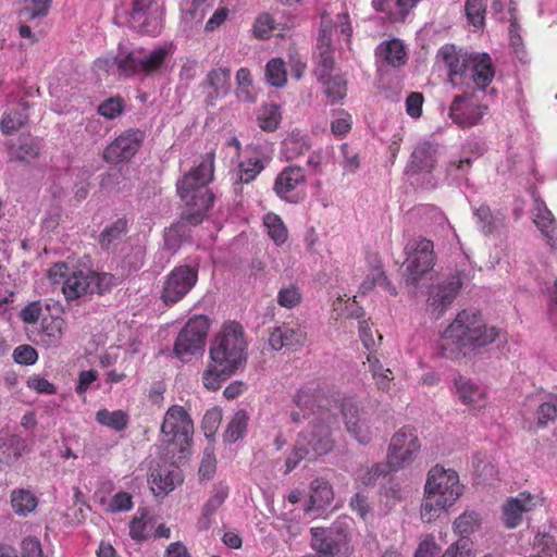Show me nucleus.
I'll use <instances>...</instances> for the list:
<instances>
[{
  "mask_svg": "<svg viewBox=\"0 0 557 557\" xmlns=\"http://www.w3.org/2000/svg\"><path fill=\"white\" fill-rule=\"evenodd\" d=\"M293 403L299 411L289 413L292 422L299 423L304 419L309 421L305 431H301L292 451L285 459V473L295 470L302 460L313 461L333 450L334 438L332 429L337 424V417L331 411L333 405H338L346 431L360 444L367 445L372 440L369 422L363 417L361 403L355 395L329 394L318 385H306L297 391Z\"/></svg>",
  "mask_w": 557,
  "mask_h": 557,
  "instance_id": "nucleus-1",
  "label": "nucleus"
},
{
  "mask_svg": "<svg viewBox=\"0 0 557 557\" xmlns=\"http://www.w3.org/2000/svg\"><path fill=\"white\" fill-rule=\"evenodd\" d=\"M248 342L244 327L236 321L223 324L209 348L210 362L202 374L208 391H218L247 361Z\"/></svg>",
  "mask_w": 557,
  "mask_h": 557,
  "instance_id": "nucleus-2",
  "label": "nucleus"
},
{
  "mask_svg": "<svg viewBox=\"0 0 557 557\" xmlns=\"http://www.w3.org/2000/svg\"><path fill=\"white\" fill-rule=\"evenodd\" d=\"M500 336V329L485 323L479 310L463 309L444 330L438 342L443 357L459 360L468 352L486 347Z\"/></svg>",
  "mask_w": 557,
  "mask_h": 557,
  "instance_id": "nucleus-3",
  "label": "nucleus"
},
{
  "mask_svg": "<svg viewBox=\"0 0 557 557\" xmlns=\"http://www.w3.org/2000/svg\"><path fill=\"white\" fill-rule=\"evenodd\" d=\"M214 174V153L206 154L198 166L186 173L177 183V193L187 209L182 213V221L190 225H198L203 221L213 206L214 196L207 188Z\"/></svg>",
  "mask_w": 557,
  "mask_h": 557,
  "instance_id": "nucleus-4",
  "label": "nucleus"
},
{
  "mask_svg": "<svg viewBox=\"0 0 557 557\" xmlns=\"http://www.w3.org/2000/svg\"><path fill=\"white\" fill-rule=\"evenodd\" d=\"M211 321L205 314H194L176 336L173 352L181 361L187 362L205 349Z\"/></svg>",
  "mask_w": 557,
  "mask_h": 557,
  "instance_id": "nucleus-5",
  "label": "nucleus"
},
{
  "mask_svg": "<svg viewBox=\"0 0 557 557\" xmlns=\"http://www.w3.org/2000/svg\"><path fill=\"white\" fill-rule=\"evenodd\" d=\"M193 433L194 423L186 409L178 405L170 407L161 424L162 442L174 446L172 453H183L189 446Z\"/></svg>",
  "mask_w": 557,
  "mask_h": 557,
  "instance_id": "nucleus-6",
  "label": "nucleus"
},
{
  "mask_svg": "<svg viewBox=\"0 0 557 557\" xmlns=\"http://www.w3.org/2000/svg\"><path fill=\"white\" fill-rule=\"evenodd\" d=\"M404 277L407 284H417L435 263L433 242L423 237L410 240L406 247Z\"/></svg>",
  "mask_w": 557,
  "mask_h": 557,
  "instance_id": "nucleus-7",
  "label": "nucleus"
},
{
  "mask_svg": "<svg viewBox=\"0 0 557 557\" xmlns=\"http://www.w3.org/2000/svg\"><path fill=\"white\" fill-rule=\"evenodd\" d=\"M333 32L341 34L344 37L346 44L348 46L350 45L352 27L348 14H338L336 16L335 23H333L327 14H323L321 17V28L317 48L319 51L320 64L323 67V72L325 73L330 72L334 65L332 48Z\"/></svg>",
  "mask_w": 557,
  "mask_h": 557,
  "instance_id": "nucleus-8",
  "label": "nucleus"
},
{
  "mask_svg": "<svg viewBox=\"0 0 557 557\" xmlns=\"http://www.w3.org/2000/svg\"><path fill=\"white\" fill-rule=\"evenodd\" d=\"M420 441L417 430L411 426H403L391 438L386 462L389 470L398 471L409 466L420 450Z\"/></svg>",
  "mask_w": 557,
  "mask_h": 557,
  "instance_id": "nucleus-9",
  "label": "nucleus"
},
{
  "mask_svg": "<svg viewBox=\"0 0 557 557\" xmlns=\"http://www.w3.org/2000/svg\"><path fill=\"white\" fill-rule=\"evenodd\" d=\"M168 50L163 47L148 51L145 49H135L126 54L120 53L114 62L123 75L150 74L161 67Z\"/></svg>",
  "mask_w": 557,
  "mask_h": 557,
  "instance_id": "nucleus-10",
  "label": "nucleus"
},
{
  "mask_svg": "<svg viewBox=\"0 0 557 557\" xmlns=\"http://www.w3.org/2000/svg\"><path fill=\"white\" fill-rule=\"evenodd\" d=\"M462 488L455 470L436 465L428 473L424 492L451 507L461 496Z\"/></svg>",
  "mask_w": 557,
  "mask_h": 557,
  "instance_id": "nucleus-11",
  "label": "nucleus"
},
{
  "mask_svg": "<svg viewBox=\"0 0 557 557\" xmlns=\"http://www.w3.org/2000/svg\"><path fill=\"white\" fill-rule=\"evenodd\" d=\"M462 286L460 274L455 272L428 290L426 312L435 320L441 319L456 299Z\"/></svg>",
  "mask_w": 557,
  "mask_h": 557,
  "instance_id": "nucleus-12",
  "label": "nucleus"
},
{
  "mask_svg": "<svg viewBox=\"0 0 557 557\" xmlns=\"http://www.w3.org/2000/svg\"><path fill=\"white\" fill-rule=\"evenodd\" d=\"M198 281V264L175 267L166 276L161 299L166 306L182 300Z\"/></svg>",
  "mask_w": 557,
  "mask_h": 557,
  "instance_id": "nucleus-13",
  "label": "nucleus"
},
{
  "mask_svg": "<svg viewBox=\"0 0 557 557\" xmlns=\"http://www.w3.org/2000/svg\"><path fill=\"white\" fill-rule=\"evenodd\" d=\"M436 58L437 61L442 62L447 69L448 82L453 87H462L465 75L471 62L472 52H468L453 44H446L438 49Z\"/></svg>",
  "mask_w": 557,
  "mask_h": 557,
  "instance_id": "nucleus-14",
  "label": "nucleus"
},
{
  "mask_svg": "<svg viewBox=\"0 0 557 557\" xmlns=\"http://www.w3.org/2000/svg\"><path fill=\"white\" fill-rule=\"evenodd\" d=\"M495 76V67L488 53L472 52L471 62L462 87L466 90H484Z\"/></svg>",
  "mask_w": 557,
  "mask_h": 557,
  "instance_id": "nucleus-15",
  "label": "nucleus"
},
{
  "mask_svg": "<svg viewBox=\"0 0 557 557\" xmlns=\"http://www.w3.org/2000/svg\"><path fill=\"white\" fill-rule=\"evenodd\" d=\"M543 499L529 492H521L516 497L507 499L503 505V521L508 529H515L522 522L523 513L541 506Z\"/></svg>",
  "mask_w": 557,
  "mask_h": 557,
  "instance_id": "nucleus-16",
  "label": "nucleus"
},
{
  "mask_svg": "<svg viewBox=\"0 0 557 557\" xmlns=\"http://www.w3.org/2000/svg\"><path fill=\"white\" fill-rule=\"evenodd\" d=\"M183 481L176 468H168L157 461H150L147 482L156 497H164Z\"/></svg>",
  "mask_w": 557,
  "mask_h": 557,
  "instance_id": "nucleus-17",
  "label": "nucleus"
},
{
  "mask_svg": "<svg viewBox=\"0 0 557 557\" xmlns=\"http://www.w3.org/2000/svg\"><path fill=\"white\" fill-rule=\"evenodd\" d=\"M307 338L305 329L298 322L283 323L272 330L269 344L274 350L288 348L297 350L304 346Z\"/></svg>",
  "mask_w": 557,
  "mask_h": 557,
  "instance_id": "nucleus-18",
  "label": "nucleus"
},
{
  "mask_svg": "<svg viewBox=\"0 0 557 557\" xmlns=\"http://www.w3.org/2000/svg\"><path fill=\"white\" fill-rule=\"evenodd\" d=\"M455 387L457 396L463 405L472 409H482L486 406V389L473 380L460 375L455 380Z\"/></svg>",
  "mask_w": 557,
  "mask_h": 557,
  "instance_id": "nucleus-19",
  "label": "nucleus"
},
{
  "mask_svg": "<svg viewBox=\"0 0 557 557\" xmlns=\"http://www.w3.org/2000/svg\"><path fill=\"white\" fill-rule=\"evenodd\" d=\"M466 95L456 96L450 106V117L461 127L476 125L486 113L485 106L465 104Z\"/></svg>",
  "mask_w": 557,
  "mask_h": 557,
  "instance_id": "nucleus-20",
  "label": "nucleus"
},
{
  "mask_svg": "<svg viewBox=\"0 0 557 557\" xmlns=\"http://www.w3.org/2000/svg\"><path fill=\"white\" fill-rule=\"evenodd\" d=\"M533 216L547 244L553 248L557 247V222L543 200H534Z\"/></svg>",
  "mask_w": 557,
  "mask_h": 557,
  "instance_id": "nucleus-21",
  "label": "nucleus"
},
{
  "mask_svg": "<svg viewBox=\"0 0 557 557\" xmlns=\"http://www.w3.org/2000/svg\"><path fill=\"white\" fill-rule=\"evenodd\" d=\"M379 63L393 67L403 66L407 61V51L400 39L393 38L382 41L375 49Z\"/></svg>",
  "mask_w": 557,
  "mask_h": 557,
  "instance_id": "nucleus-22",
  "label": "nucleus"
},
{
  "mask_svg": "<svg viewBox=\"0 0 557 557\" xmlns=\"http://www.w3.org/2000/svg\"><path fill=\"white\" fill-rule=\"evenodd\" d=\"M28 109L29 103L24 101H18L15 108H8L0 120L2 135L13 136L25 127L28 123Z\"/></svg>",
  "mask_w": 557,
  "mask_h": 557,
  "instance_id": "nucleus-23",
  "label": "nucleus"
},
{
  "mask_svg": "<svg viewBox=\"0 0 557 557\" xmlns=\"http://www.w3.org/2000/svg\"><path fill=\"white\" fill-rule=\"evenodd\" d=\"M26 441L16 434L0 433V462L12 465L26 450Z\"/></svg>",
  "mask_w": 557,
  "mask_h": 557,
  "instance_id": "nucleus-24",
  "label": "nucleus"
},
{
  "mask_svg": "<svg viewBox=\"0 0 557 557\" xmlns=\"http://www.w3.org/2000/svg\"><path fill=\"white\" fill-rule=\"evenodd\" d=\"M62 293L67 301L91 294L89 272L74 271L64 280Z\"/></svg>",
  "mask_w": 557,
  "mask_h": 557,
  "instance_id": "nucleus-25",
  "label": "nucleus"
},
{
  "mask_svg": "<svg viewBox=\"0 0 557 557\" xmlns=\"http://www.w3.org/2000/svg\"><path fill=\"white\" fill-rule=\"evenodd\" d=\"M128 232V222L125 218H119L107 225L99 235V246L103 250H115L123 243Z\"/></svg>",
  "mask_w": 557,
  "mask_h": 557,
  "instance_id": "nucleus-26",
  "label": "nucleus"
},
{
  "mask_svg": "<svg viewBox=\"0 0 557 557\" xmlns=\"http://www.w3.org/2000/svg\"><path fill=\"white\" fill-rule=\"evenodd\" d=\"M231 71L226 67L211 70L206 76V83L211 88L208 100L214 104L215 100L225 97L231 87Z\"/></svg>",
  "mask_w": 557,
  "mask_h": 557,
  "instance_id": "nucleus-27",
  "label": "nucleus"
},
{
  "mask_svg": "<svg viewBox=\"0 0 557 557\" xmlns=\"http://www.w3.org/2000/svg\"><path fill=\"white\" fill-rule=\"evenodd\" d=\"M304 182L305 173L301 168L287 166L277 175L274 191L280 198L285 199L287 194L295 190Z\"/></svg>",
  "mask_w": 557,
  "mask_h": 557,
  "instance_id": "nucleus-28",
  "label": "nucleus"
},
{
  "mask_svg": "<svg viewBox=\"0 0 557 557\" xmlns=\"http://www.w3.org/2000/svg\"><path fill=\"white\" fill-rule=\"evenodd\" d=\"M66 322L61 317H46L41 321L40 341L48 347H57L64 335Z\"/></svg>",
  "mask_w": 557,
  "mask_h": 557,
  "instance_id": "nucleus-29",
  "label": "nucleus"
},
{
  "mask_svg": "<svg viewBox=\"0 0 557 557\" xmlns=\"http://www.w3.org/2000/svg\"><path fill=\"white\" fill-rule=\"evenodd\" d=\"M140 141H111L103 151V158L111 163L128 161L139 149Z\"/></svg>",
  "mask_w": 557,
  "mask_h": 557,
  "instance_id": "nucleus-30",
  "label": "nucleus"
},
{
  "mask_svg": "<svg viewBox=\"0 0 557 557\" xmlns=\"http://www.w3.org/2000/svg\"><path fill=\"white\" fill-rule=\"evenodd\" d=\"M435 164V150L430 141H421L413 149L410 168L414 171H431Z\"/></svg>",
  "mask_w": 557,
  "mask_h": 557,
  "instance_id": "nucleus-31",
  "label": "nucleus"
},
{
  "mask_svg": "<svg viewBox=\"0 0 557 557\" xmlns=\"http://www.w3.org/2000/svg\"><path fill=\"white\" fill-rule=\"evenodd\" d=\"M367 361L369 363V370L375 381L376 387L380 391H388L391 382L394 380V374L389 368H384L379 357L374 351H370L367 355Z\"/></svg>",
  "mask_w": 557,
  "mask_h": 557,
  "instance_id": "nucleus-32",
  "label": "nucleus"
},
{
  "mask_svg": "<svg viewBox=\"0 0 557 557\" xmlns=\"http://www.w3.org/2000/svg\"><path fill=\"white\" fill-rule=\"evenodd\" d=\"M311 495H310V507H319L322 508L326 505H330L334 499V493L331 484L321 478L314 479L310 484Z\"/></svg>",
  "mask_w": 557,
  "mask_h": 557,
  "instance_id": "nucleus-33",
  "label": "nucleus"
},
{
  "mask_svg": "<svg viewBox=\"0 0 557 557\" xmlns=\"http://www.w3.org/2000/svg\"><path fill=\"white\" fill-rule=\"evenodd\" d=\"M391 471L387 462H376L370 467L362 466L357 470L355 480L358 486H371L380 476H385Z\"/></svg>",
  "mask_w": 557,
  "mask_h": 557,
  "instance_id": "nucleus-34",
  "label": "nucleus"
},
{
  "mask_svg": "<svg viewBox=\"0 0 557 557\" xmlns=\"http://www.w3.org/2000/svg\"><path fill=\"white\" fill-rule=\"evenodd\" d=\"M311 535V547L322 557H333L338 552L337 543L326 535L323 528H312Z\"/></svg>",
  "mask_w": 557,
  "mask_h": 557,
  "instance_id": "nucleus-35",
  "label": "nucleus"
},
{
  "mask_svg": "<svg viewBox=\"0 0 557 557\" xmlns=\"http://www.w3.org/2000/svg\"><path fill=\"white\" fill-rule=\"evenodd\" d=\"M96 421L116 432L123 431L128 424V416L123 410L109 411L103 408L97 411Z\"/></svg>",
  "mask_w": 557,
  "mask_h": 557,
  "instance_id": "nucleus-36",
  "label": "nucleus"
},
{
  "mask_svg": "<svg viewBox=\"0 0 557 557\" xmlns=\"http://www.w3.org/2000/svg\"><path fill=\"white\" fill-rule=\"evenodd\" d=\"M450 506L445 502L433 498V495L424 492V499L421 504L420 517L423 522L431 523L435 521L443 512H445Z\"/></svg>",
  "mask_w": 557,
  "mask_h": 557,
  "instance_id": "nucleus-37",
  "label": "nucleus"
},
{
  "mask_svg": "<svg viewBox=\"0 0 557 557\" xmlns=\"http://www.w3.org/2000/svg\"><path fill=\"white\" fill-rule=\"evenodd\" d=\"M249 417L245 410H238L227 424L224 432V441L235 443L243 438L248 426Z\"/></svg>",
  "mask_w": 557,
  "mask_h": 557,
  "instance_id": "nucleus-38",
  "label": "nucleus"
},
{
  "mask_svg": "<svg viewBox=\"0 0 557 557\" xmlns=\"http://www.w3.org/2000/svg\"><path fill=\"white\" fill-rule=\"evenodd\" d=\"M264 165L259 157H250L239 163L235 185L252 182L263 170Z\"/></svg>",
  "mask_w": 557,
  "mask_h": 557,
  "instance_id": "nucleus-39",
  "label": "nucleus"
},
{
  "mask_svg": "<svg viewBox=\"0 0 557 557\" xmlns=\"http://www.w3.org/2000/svg\"><path fill=\"white\" fill-rule=\"evenodd\" d=\"M11 504L15 513L26 516L37 507V498L26 490H14L11 493Z\"/></svg>",
  "mask_w": 557,
  "mask_h": 557,
  "instance_id": "nucleus-40",
  "label": "nucleus"
},
{
  "mask_svg": "<svg viewBox=\"0 0 557 557\" xmlns=\"http://www.w3.org/2000/svg\"><path fill=\"white\" fill-rule=\"evenodd\" d=\"M280 120L281 112L277 104L265 103L259 109L257 122L260 128L272 132L277 128Z\"/></svg>",
  "mask_w": 557,
  "mask_h": 557,
  "instance_id": "nucleus-41",
  "label": "nucleus"
},
{
  "mask_svg": "<svg viewBox=\"0 0 557 557\" xmlns=\"http://www.w3.org/2000/svg\"><path fill=\"white\" fill-rule=\"evenodd\" d=\"M263 224L267 227L268 235L277 246L286 242L288 232L283 220L277 214H265L263 218Z\"/></svg>",
  "mask_w": 557,
  "mask_h": 557,
  "instance_id": "nucleus-42",
  "label": "nucleus"
},
{
  "mask_svg": "<svg viewBox=\"0 0 557 557\" xmlns=\"http://www.w3.org/2000/svg\"><path fill=\"white\" fill-rule=\"evenodd\" d=\"M372 7L392 23L403 22L407 16L398 0H372Z\"/></svg>",
  "mask_w": 557,
  "mask_h": 557,
  "instance_id": "nucleus-43",
  "label": "nucleus"
},
{
  "mask_svg": "<svg viewBox=\"0 0 557 557\" xmlns=\"http://www.w3.org/2000/svg\"><path fill=\"white\" fill-rule=\"evenodd\" d=\"M267 82L273 87H283L287 82L285 63L281 58L270 60L265 65Z\"/></svg>",
  "mask_w": 557,
  "mask_h": 557,
  "instance_id": "nucleus-44",
  "label": "nucleus"
},
{
  "mask_svg": "<svg viewBox=\"0 0 557 557\" xmlns=\"http://www.w3.org/2000/svg\"><path fill=\"white\" fill-rule=\"evenodd\" d=\"M228 495V487L225 484L215 485L210 498L202 507V518L210 519L215 511L224 504Z\"/></svg>",
  "mask_w": 557,
  "mask_h": 557,
  "instance_id": "nucleus-45",
  "label": "nucleus"
},
{
  "mask_svg": "<svg viewBox=\"0 0 557 557\" xmlns=\"http://www.w3.org/2000/svg\"><path fill=\"white\" fill-rule=\"evenodd\" d=\"M154 0H134L133 9L131 12V18L133 22V26L138 28L140 32H148L146 29V21L148 15L150 14L149 10L151 9Z\"/></svg>",
  "mask_w": 557,
  "mask_h": 557,
  "instance_id": "nucleus-46",
  "label": "nucleus"
},
{
  "mask_svg": "<svg viewBox=\"0 0 557 557\" xmlns=\"http://www.w3.org/2000/svg\"><path fill=\"white\" fill-rule=\"evenodd\" d=\"M276 300L281 307L294 309L301 304L302 294L297 285L289 284L277 292Z\"/></svg>",
  "mask_w": 557,
  "mask_h": 557,
  "instance_id": "nucleus-47",
  "label": "nucleus"
},
{
  "mask_svg": "<svg viewBox=\"0 0 557 557\" xmlns=\"http://www.w3.org/2000/svg\"><path fill=\"white\" fill-rule=\"evenodd\" d=\"M39 147L36 141H16L9 146L10 156L21 161H29L38 154Z\"/></svg>",
  "mask_w": 557,
  "mask_h": 557,
  "instance_id": "nucleus-48",
  "label": "nucleus"
},
{
  "mask_svg": "<svg viewBox=\"0 0 557 557\" xmlns=\"http://www.w3.org/2000/svg\"><path fill=\"white\" fill-rule=\"evenodd\" d=\"M150 518L143 511L140 516H135L129 522V536L136 542H144L148 539V528Z\"/></svg>",
  "mask_w": 557,
  "mask_h": 557,
  "instance_id": "nucleus-49",
  "label": "nucleus"
},
{
  "mask_svg": "<svg viewBox=\"0 0 557 557\" xmlns=\"http://www.w3.org/2000/svg\"><path fill=\"white\" fill-rule=\"evenodd\" d=\"M485 0H467L465 11L470 24L475 28L483 25L485 17Z\"/></svg>",
  "mask_w": 557,
  "mask_h": 557,
  "instance_id": "nucleus-50",
  "label": "nucleus"
},
{
  "mask_svg": "<svg viewBox=\"0 0 557 557\" xmlns=\"http://www.w3.org/2000/svg\"><path fill=\"white\" fill-rule=\"evenodd\" d=\"M91 294L97 292L100 295L108 293L115 285V276L111 273H97L89 271Z\"/></svg>",
  "mask_w": 557,
  "mask_h": 557,
  "instance_id": "nucleus-51",
  "label": "nucleus"
},
{
  "mask_svg": "<svg viewBox=\"0 0 557 557\" xmlns=\"http://www.w3.org/2000/svg\"><path fill=\"white\" fill-rule=\"evenodd\" d=\"M222 422V410L219 408H212L207 410L201 422L202 431L206 437H212L215 435L220 424Z\"/></svg>",
  "mask_w": 557,
  "mask_h": 557,
  "instance_id": "nucleus-52",
  "label": "nucleus"
},
{
  "mask_svg": "<svg viewBox=\"0 0 557 557\" xmlns=\"http://www.w3.org/2000/svg\"><path fill=\"white\" fill-rule=\"evenodd\" d=\"M324 84L325 94L331 103L342 100L346 96V82L342 76L331 77Z\"/></svg>",
  "mask_w": 557,
  "mask_h": 557,
  "instance_id": "nucleus-53",
  "label": "nucleus"
},
{
  "mask_svg": "<svg viewBox=\"0 0 557 557\" xmlns=\"http://www.w3.org/2000/svg\"><path fill=\"white\" fill-rule=\"evenodd\" d=\"M381 500L388 511L399 504L403 500L399 483L389 481L388 485L383 486Z\"/></svg>",
  "mask_w": 557,
  "mask_h": 557,
  "instance_id": "nucleus-54",
  "label": "nucleus"
},
{
  "mask_svg": "<svg viewBox=\"0 0 557 557\" xmlns=\"http://www.w3.org/2000/svg\"><path fill=\"white\" fill-rule=\"evenodd\" d=\"M123 110L124 104L120 97H111L98 106V113L109 120L119 116Z\"/></svg>",
  "mask_w": 557,
  "mask_h": 557,
  "instance_id": "nucleus-55",
  "label": "nucleus"
},
{
  "mask_svg": "<svg viewBox=\"0 0 557 557\" xmlns=\"http://www.w3.org/2000/svg\"><path fill=\"white\" fill-rule=\"evenodd\" d=\"M455 530L460 535H467L474 531L479 527L478 515L474 512L462 513L454 522Z\"/></svg>",
  "mask_w": 557,
  "mask_h": 557,
  "instance_id": "nucleus-56",
  "label": "nucleus"
},
{
  "mask_svg": "<svg viewBox=\"0 0 557 557\" xmlns=\"http://www.w3.org/2000/svg\"><path fill=\"white\" fill-rule=\"evenodd\" d=\"M274 21L268 13L260 14L253 24V34L259 39H267L270 37L273 28Z\"/></svg>",
  "mask_w": 557,
  "mask_h": 557,
  "instance_id": "nucleus-57",
  "label": "nucleus"
},
{
  "mask_svg": "<svg viewBox=\"0 0 557 557\" xmlns=\"http://www.w3.org/2000/svg\"><path fill=\"white\" fill-rule=\"evenodd\" d=\"M13 359L16 363L32 366L38 360V352L30 345H20L13 351Z\"/></svg>",
  "mask_w": 557,
  "mask_h": 557,
  "instance_id": "nucleus-58",
  "label": "nucleus"
},
{
  "mask_svg": "<svg viewBox=\"0 0 557 557\" xmlns=\"http://www.w3.org/2000/svg\"><path fill=\"white\" fill-rule=\"evenodd\" d=\"M133 508L132 495L126 492L116 493L109 503L108 510L112 513L128 511Z\"/></svg>",
  "mask_w": 557,
  "mask_h": 557,
  "instance_id": "nucleus-59",
  "label": "nucleus"
},
{
  "mask_svg": "<svg viewBox=\"0 0 557 557\" xmlns=\"http://www.w3.org/2000/svg\"><path fill=\"white\" fill-rule=\"evenodd\" d=\"M536 416L540 425H546L548 422L554 421L557 418V398L541 404Z\"/></svg>",
  "mask_w": 557,
  "mask_h": 557,
  "instance_id": "nucleus-60",
  "label": "nucleus"
},
{
  "mask_svg": "<svg viewBox=\"0 0 557 557\" xmlns=\"http://www.w3.org/2000/svg\"><path fill=\"white\" fill-rule=\"evenodd\" d=\"M51 0H24V13L29 18H37L47 14Z\"/></svg>",
  "mask_w": 557,
  "mask_h": 557,
  "instance_id": "nucleus-61",
  "label": "nucleus"
},
{
  "mask_svg": "<svg viewBox=\"0 0 557 557\" xmlns=\"http://www.w3.org/2000/svg\"><path fill=\"white\" fill-rule=\"evenodd\" d=\"M27 386L38 394L53 395L57 393L54 384L39 375L30 376L27 381Z\"/></svg>",
  "mask_w": 557,
  "mask_h": 557,
  "instance_id": "nucleus-62",
  "label": "nucleus"
},
{
  "mask_svg": "<svg viewBox=\"0 0 557 557\" xmlns=\"http://www.w3.org/2000/svg\"><path fill=\"white\" fill-rule=\"evenodd\" d=\"M41 314L42 307L40 301H33L22 309L20 317L24 323L34 324L38 322Z\"/></svg>",
  "mask_w": 557,
  "mask_h": 557,
  "instance_id": "nucleus-63",
  "label": "nucleus"
},
{
  "mask_svg": "<svg viewBox=\"0 0 557 557\" xmlns=\"http://www.w3.org/2000/svg\"><path fill=\"white\" fill-rule=\"evenodd\" d=\"M215 470H216L215 456L211 450L206 449L202 460L200 462L199 470H198L199 475L202 479H210L214 474Z\"/></svg>",
  "mask_w": 557,
  "mask_h": 557,
  "instance_id": "nucleus-64",
  "label": "nucleus"
}]
</instances>
